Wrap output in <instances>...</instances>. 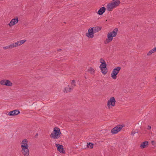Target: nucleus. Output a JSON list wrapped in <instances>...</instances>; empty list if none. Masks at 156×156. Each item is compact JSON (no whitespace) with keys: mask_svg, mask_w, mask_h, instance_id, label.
<instances>
[{"mask_svg":"<svg viewBox=\"0 0 156 156\" xmlns=\"http://www.w3.org/2000/svg\"><path fill=\"white\" fill-rule=\"evenodd\" d=\"M94 33L91 27H90L88 30V32L86 34V35L89 38H92L94 37Z\"/></svg>","mask_w":156,"mask_h":156,"instance_id":"nucleus-9","label":"nucleus"},{"mask_svg":"<svg viewBox=\"0 0 156 156\" xmlns=\"http://www.w3.org/2000/svg\"><path fill=\"white\" fill-rule=\"evenodd\" d=\"M7 80H3L0 81V84L3 86H6Z\"/></svg>","mask_w":156,"mask_h":156,"instance_id":"nucleus-20","label":"nucleus"},{"mask_svg":"<svg viewBox=\"0 0 156 156\" xmlns=\"http://www.w3.org/2000/svg\"><path fill=\"white\" fill-rule=\"evenodd\" d=\"M148 145V142L147 141H145L142 143L140 147L141 148L143 149L147 147Z\"/></svg>","mask_w":156,"mask_h":156,"instance_id":"nucleus-14","label":"nucleus"},{"mask_svg":"<svg viewBox=\"0 0 156 156\" xmlns=\"http://www.w3.org/2000/svg\"><path fill=\"white\" fill-rule=\"evenodd\" d=\"M116 101L114 97H111L110 99L108 100L107 105L109 109H110L112 107L115 106Z\"/></svg>","mask_w":156,"mask_h":156,"instance_id":"nucleus-7","label":"nucleus"},{"mask_svg":"<svg viewBox=\"0 0 156 156\" xmlns=\"http://www.w3.org/2000/svg\"><path fill=\"white\" fill-rule=\"evenodd\" d=\"M3 48L5 50L10 49L9 45V46L3 47Z\"/></svg>","mask_w":156,"mask_h":156,"instance_id":"nucleus-25","label":"nucleus"},{"mask_svg":"<svg viewBox=\"0 0 156 156\" xmlns=\"http://www.w3.org/2000/svg\"><path fill=\"white\" fill-rule=\"evenodd\" d=\"M121 67L118 66L115 67L112 71L111 73V76L112 78L113 79H115L117 78V76L119 73L121 69Z\"/></svg>","mask_w":156,"mask_h":156,"instance_id":"nucleus-6","label":"nucleus"},{"mask_svg":"<svg viewBox=\"0 0 156 156\" xmlns=\"http://www.w3.org/2000/svg\"><path fill=\"white\" fill-rule=\"evenodd\" d=\"M154 50V51L155 52L156 51V47L153 48Z\"/></svg>","mask_w":156,"mask_h":156,"instance_id":"nucleus-28","label":"nucleus"},{"mask_svg":"<svg viewBox=\"0 0 156 156\" xmlns=\"http://www.w3.org/2000/svg\"><path fill=\"white\" fill-rule=\"evenodd\" d=\"M154 141H151V144H152V145H154Z\"/></svg>","mask_w":156,"mask_h":156,"instance_id":"nucleus-29","label":"nucleus"},{"mask_svg":"<svg viewBox=\"0 0 156 156\" xmlns=\"http://www.w3.org/2000/svg\"><path fill=\"white\" fill-rule=\"evenodd\" d=\"M88 71L90 73L92 74H94L95 72L93 68L92 67L89 68L88 69Z\"/></svg>","mask_w":156,"mask_h":156,"instance_id":"nucleus-18","label":"nucleus"},{"mask_svg":"<svg viewBox=\"0 0 156 156\" xmlns=\"http://www.w3.org/2000/svg\"><path fill=\"white\" fill-rule=\"evenodd\" d=\"M100 62L101 64L99 68L102 73L105 75L108 72V69L106 67L107 64L105 60L103 58H101Z\"/></svg>","mask_w":156,"mask_h":156,"instance_id":"nucleus-5","label":"nucleus"},{"mask_svg":"<svg viewBox=\"0 0 156 156\" xmlns=\"http://www.w3.org/2000/svg\"><path fill=\"white\" fill-rule=\"evenodd\" d=\"M55 146L57 147V150L60 153H64L65 151H64L63 146L62 145L59 144H55Z\"/></svg>","mask_w":156,"mask_h":156,"instance_id":"nucleus-12","label":"nucleus"},{"mask_svg":"<svg viewBox=\"0 0 156 156\" xmlns=\"http://www.w3.org/2000/svg\"><path fill=\"white\" fill-rule=\"evenodd\" d=\"M154 52V50L153 49H152L150 51H149L147 54V55L148 56H150Z\"/></svg>","mask_w":156,"mask_h":156,"instance_id":"nucleus-23","label":"nucleus"},{"mask_svg":"<svg viewBox=\"0 0 156 156\" xmlns=\"http://www.w3.org/2000/svg\"><path fill=\"white\" fill-rule=\"evenodd\" d=\"M87 146L88 148L91 149L93 147V144L91 143H87Z\"/></svg>","mask_w":156,"mask_h":156,"instance_id":"nucleus-22","label":"nucleus"},{"mask_svg":"<svg viewBox=\"0 0 156 156\" xmlns=\"http://www.w3.org/2000/svg\"><path fill=\"white\" fill-rule=\"evenodd\" d=\"M18 22V17H16L15 18L12 19L8 25L9 27H11L17 24Z\"/></svg>","mask_w":156,"mask_h":156,"instance_id":"nucleus-10","label":"nucleus"},{"mask_svg":"<svg viewBox=\"0 0 156 156\" xmlns=\"http://www.w3.org/2000/svg\"><path fill=\"white\" fill-rule=\"evenodd\" d=\"M91 29H92L94 33H95L100 31L101 29V27L98 26H96L91 27Z\"/></svg>","mask_w":156,"mask_h":156,"instance_id":"nucleus-13","label":"nucleus"},{"mask_svg":"<svg viewBox=\"0 0 156 156\" xmlns=\"http://www.w3.org/2000/svg\"><path fill=\"white\" fill-rule=\"evenodd\" d=\"M21 152L23 156H29L30 151L28 145V140L26 139L23 140L20 143Z\"/></svg>","mask_w":156,"mask_h":156,"instance_id":"nucleus-1","label":"nucleus"},{"mask_svg":"<svg viewBox=\"0 0 156 156\" xmlns=\"http://www.w3.org/2000/svg\"><path fill=\"white\" fill-rule=\"evenodd\" d=\"M151 126H148L147 128V129L148 130L151 129Z\"/></svg>","mask_w":156,"mask_h":156,"instance_id":"nucleus-27","label":"nucleus"},{"mask_svg":"<svg viewBox=\"0 0 156 156\" xmlns=\"http://www.w3.org/2000/svg\"><path fill=\"white\" fill-rule=\"evenodd\" d=\"M61 134L60 129L57 127H55L54 128L53 130L50 135V137L55 139H58L60 138Z\"/></svg>","mask_w":156,"mask_h":156,"instance_id":"nucleus-3","label":"nucleus"},{"mask_svg":"<svg viewBox=\"0 0 156 156\" xmlns=\"http://www.w3.org/2000/svg\"><path fill=\"white\" fill-rule=\"evenodd\" d=\"M20 113V112L17 110H15L8 112V115L9 116H13L17 115Z\"/></svg>","mask_w":156,"mask_h":156,"instance_id":"nucleus-11","label":"nucleus"},{"mask_svg":"<svg viewBox=\"0 0 156 156\" xmlns=\"http://www.w3.org/2000/svg\"><path fill=\"white\" fill-rule=\"evenodd\" d=\"M117 29L115 28L113 31L108 33L107 35V37L104 41L105 44H108L112 41L113 37L117 35Z\"/></svg>","mask_w":156,"mask_h":156,"instance_id":"nucleus-2","label":"nucleus"},{"mask_svg":"<svg viewBox=\"0 0 156 156\" xmlns=\"http://www.w3.org/2000/svg\"><path fill=\"white\" fill-rule=\"evenodd\" d=\"M26 41V40H23L17 41L16 42L17 47L22 45L24 44Z\"/></svg>","mask_w":156,"mask_h":156,"instance_id":"nucleus-16","label":"nucleus"},{"mask_svg":"<svg viewBox=\"0 0 156 156\" xmlns=\"http://www.w3.org/2000/svg\"><path fill=\"white\" fill-rule=\"evenodd\" d=\"M73 88L71 87H69V85H68L65 88V91L66 92H70L73 89Z\"/></svg>","mask_w":156,"mask_h":156,"instance_id":"nucleus-17","label":"nucleus"},{"mask_svg":"<svg viewBox=\"0 0 156 156\" xmlns=\"http://www.w3.org/2000/svg\"><path fill=\"white\" fill-rule=\"evenodd\" d=\"M155 79L156 80V77H155Z\"/></svg>","mask_w":156,"mask_h":156,"instance_id":"nucleus-30","label":"nucleus"},{"mask_svg":"<svg viewBox=\"0 0 156 156\" xmlns=\"http://www.w3.org/2000/svg\"><path fill=\"white\" fill-rule=\"evenodd\" d=\"M136 133H137V132H136L135 131H132V132L131 133V135L133 136L134 135V134Z\"/></svg>","mask_w":156,"mask_h":156,"instance_id":"nucleus-26","label":"nucleus"},{"mask_svg":"<svg viewBox=\"0 0 156 156\" xmlns=\"http://www.w3.org/2000/svg\"><path fill=\"white\" fill-rule=\"evenodd\" d=\"M120 3V2L118 0H113L111 3L107 4L106 7L107 10L109 11H111L114 8L118 6Z\"/></svg>","mask_w":156,"mask_h":156,"instance_id":"nucleus-4","label":"nucleus"},{"mask_svg":"<svg viewBox=\"0 0 156 156\" xmlns=\"http://www.w3.org/2000/svg\"><path fill=\"white\" fill-rule=\"evenodd\" d=\"M71 84V87L73 88H74V87H75L76 86L75 81L74 80H73L72 81Z\"/></svg>","mask_w":156,"mask_h":156,"instance_id":"nucleus-24","label":"nucleus"},{"mask_svg":"<svg viewBox=\"0 0 156 156\" xmlns=\"http://www.w3.org/2000/svg\"><path fill=\"white\" fill-rule=\"evenodd\" d=\"M124 127L123 125H119L112 129L111 130V133L112 134H116L119 132Z\"/></svg>","mask_w":156,"mask_h":156,"instance_id":"nucleus-8","label":"nucleus"},{"mask_svg":"<svg viewBox=\"0 0 156 156\" xmlns=\"http://www.w3.org/2000/svg\"><path fill=\"white\" fill-rule=\"evenodd\" d=\"M106 10L105 7H103L101 8L98 12V14L99 15H102L105 12Z\"/></svg>","mask_w":156,"mask_h":156,"instance_id":"nucleus-15","label":"nucleus"},{"mask_svg":"<svg viewBox=\"0 0 156 156\" xmlns=\"http://www.w3.org/2000/svg\"><path fill=\"white\" fill-rule=\"evenodd\" d=\"M9 47H10V48H12L17 47L16 42L10 44L9 45Z\"/></svg>","mask_w":156,"mask_h":156,"instance_id":"nucleus-21","label":"nucleus"},{"mask_svg":"<svg viewBox=\"0 0 156 156\" xmlns=\"http://www.w3.org/2000/svg\"><path fill=\"white\" fill-rule=\"evenodd\" d=\"M6 86L8 87H11L12 85V83L9 80H7L6 81Z\"/></svg>","mask_w":156,"mask_h":156,"instance_id":"nucleus-19","label":"nucleus"}]
</instances>
